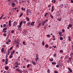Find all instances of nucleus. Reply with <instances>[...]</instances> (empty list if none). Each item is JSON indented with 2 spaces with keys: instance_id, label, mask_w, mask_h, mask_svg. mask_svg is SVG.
<instances>
[{
  "instance_id": "nucleus-1",
  "label": "nucleus",
  "mask_w": 73,
  "mask_h": 73,
  "mask_svg": "<svg viewBox=\"0 0 73 73\" xmlns=\"http://www.w3.org/2000/svg\"><path fill=\"white\" fill-rule=\"evenodd\" d=\"M7 28H4L3 29V31H2L3 32V33H7V31H6V30H7Z\"/></svg>"
},
{
  "instance_id": "nucleus-2",
  "label": "nucleus",
  "mask_w": 73,
  "mask_h": 73,
  "mask_svg": "<svg viewBox=\"0 0 73 73\" xmlns=\"http://www.w3.org/2000/svg\"><path fill=\"white\" fill-rule=\"evenodd\" d=\"M35 22H32L31 23L30 25L32 26V27H33V26H34V25H35Z\"/></svg>"
},
{
  "instance_id": "nucleus-3",
  "label": "nucleus",
  "mask_w": 73,
  "mask_h": 73,
  "mask_svg": "<svg viewBox=\"0 0 73 73\" xmlns=\"http://www.w3.org/2000/svg\"><path fill=\"white\" fill-rule=\"evenodd\" d=\"M9 26L10 27H11L12 26V25H11V21H9Z\"/></svg>"
},
{
  "instance_id": "nucleus-4",
  "label": "nucleus",
  "mask_w": 73,
  "mask_h": 73,
  "mask_svg": "<svg viewBox=\"0 0 73 73\" xmlns=\"http://www.w3.org/2000/svg\"><path fill=\"white\" fill-rule=\"evenodd\" d=\"M27 25V26H28L29 27H30V25H31V22H29L27 23L26 24Z\"/></svg>"
},
{
  "instance_id": "nucleus-5",
  "label": "nucleus",
  "mask_w": 73,
  "mask_h": 73,
  "mask_svg": "<svg viewBox=\"0 0 73 73\" xmlns=\"http://www.w3.org/2000/svg\"><path fill=\"white\" fill-rule=\"evenodd\" d=\"M42 26H44L45 25V24H46V22L45 21H43L42 22Z\"/></svg>"
},
{
  "instance_id": "nucleus-6",
  "label": "nucleus",
  "mask_w": 73,
  "mask_h": 73,
  "mask_svg": "<svg viewBox=\"0 0 73 73\" xmlns=\"http://www.w3.org/2000/svg\"><path fill=\"white\" fill-rule=\"evenodd\" d=\"M36 58L35 59V60L36 61H37L39 59L38 58V56H36Z\"/></svg>"
},
{
  "instance_id": "nucleus-7",
  "label": "nucleus",
  "mask_w": 73,
  "mask_h": 73,
  "mask_svg": "<svg viewBox=\"0 0 73 73\" xmlns=\"http://www.w3.org/2000/svg\"><path fill=\"white\" fill-rule=\"evenodd\" d=\"M18 41V40H15V44H19V42Z\"/></svg>"
},
{
  "instance_id": "nucleus-8",
  "label": "nucleus",
  "mask_w": 73,
  "mask_h": 73,
  "mask_svg": "<svg viewBox=\"0 0 73 73\" xmlns=\"http://www.w3.org/2000/svg\"><path fill=\"white\" fill-rule=\"evenodd\" d=\"M15 5H16V4L14 3H13L11 4V6H12V7H13Z\"/></svg>"
},
{
  "instance_id": "nucleus-9",
  "label": "nucleus",
  "mask_w": 73,
  "mask_h": 73,
  "mask_svg": "<svg viewBox=\"0 0 73 73\" xmlns=\"http://www.w3.org/2000/svg\"><path fill=\"white\" fill-rule=\"evenodd\" d=\"M62 32H59L58 33V34L59 35V36H62L63 35L62 34Z\"/></svg>"
},
{
  "instance_id": "nucleus-10",
  "label": "nucleus",
  "mask_w": 73,
  "mask_h": 73,
  "mask_svg": "<svg viewBox=\"0 0 73 73\" xmlns=\"http://www.w3.org/2000/svg\"><path fill=\"white\" fill-rule=\"evenodd\" d=\"M5 69H6V70H8L9 69V67H8V66H5Z\"/></svg>"
},
{
  "instance_id": "nucleus-11",
  "label": "nucleus",
  "mask_w": 73,
  "mask_h": 73,
  "mask_svg": "<svg viewBox=\"0 0 73 73\" xmlns=\"http://www.w3.org/2000/svg\"><path fill=\"white\" fill-rule=\"evenodd\" d=\"M41 23H39L37 26V28H40V27L41 26Z\"/></svg>"
},
{
  "instance_id": "nucleus-12",
  "label": "nucleus",
  "mask_w": 73,
  "mask_h": 73,
  "mask_svg": "<svg viewBox=\"0 0 73 73\" xmlns=\"http://www.w3.org/2000/svg\"><path fill=\"white\" fill-rule=\"evenodd\" d=\"M53 11H54V7L53 6H52V7L51 12H53Z\"/></svg>"
},
{
  "instance_id": "nucleus-13",
  "label": "nucleus",
  "mask_w": 73,
  "mask_h": 73,
  "mask_svg": "<svg viewBox=\"0 0 73 73\" xmlns=\"http://www.w3.org/2000/svg\"><path fill=\"white\" fill-rule=\"evenodd\" d=\"M26 19L27 21H29V18L27 17H26Z\"/></svg>"
},
{
  "instance_id": "nucleus-14",
  "label": "nucleus",
  "mask_w": 73,
  "mask_h": 73,
  "mask_svg": "<svg viewBox=\"0 0 73 73\" xmlns=\"http://www.w3.org/2000/svg\"><path fill=\"white\" fill-rule=\"evenodd\" d=\"M4 48H3L1 50V52L2 53H3V52H4Z\"/></svg>"
},
{
  "instance_id": "nucleus-15",
  "label": "nucleus",
  "mask_w": 73,
  "mask_h": 73,
  "mask_svg": "<svg viewBox=\"0 0 73 73\" xmlns=\"http://www.w3.org/2000/svg\"><path fill=\"white\" fill-rule=\"evenodd\" d=\"M13 57V55L11 54V55H10V56H9V57L10 58H12Z\"/></svg>"
},
{
  "instance_id": "nucleus-16",
  "label": "nucleus",
  "mask_w": 73,
  "mask_h": 73,
  "mask_svg": "<svg viewBox=\"0 0 73 73\" xmlns=\"http://www.w3.org/2000/svg\"><path fill=\"white\" fill-rule=\"evenodd\" d=\"M68 69L70 72H72V69H70V68H68Z\"/></svg>"
},
{
  "instance_id": "nucleus-17",
  "label": "nucleus",
  "mask_w": 73,
  "mask_h": 73,
  "mask_svg": "<svg viewBox=\"0 0 73 73\" xmlns=\"http://www.w3.org/2000/svg\"><path fill=\"white\" fill-rule=\"evenodd\" d=\"M18 28H21V25H18L17 26Z\"/></svg>"
},
{
  "instance_id": "nucleus-18",
  "label": "nucleus",
  "mask_w": 73,
  "mask_h": 73,
  "mask_svg": "<svg viewBox=\"0 0 73 73\" xmlns=\"http://www.w3.org/2000/svg\"><path fill=\"white\" fill-rule=\"evenodd\" d=\"M14 53H15V50H13L12 52H11V54L13 55L14 54Z\"/></svg>"
},
{
  "instance_id": "nucleus-19",
  "label": "nucleus",
  "mask_w": 73,
  "mask_h": 73,
  "mask_svg": "<svg viewBox=\"0 0 73 73\" xmlns=\"http://www.w3.org/2000/svg\"><path fill=\"white\" fill-rule=\"evenodd\" d=\"M16 70H17V72H21V70H19V69L18 68H17L16 69Z\"/></svg>"
},
{
  "instance_id": "nucleus-20",
  "label": "nucleus",
  "mask_w": 73,
  "mask_h": 73,
  "mask_svg": "<svg viewBox=\"0 0 73 73\" xmlns=\"http://www.w3.org/2000/svg\"><path fill=\"white\" fill-rule=\"evenodd\" d=\"M21 10L22 11H25V8H24L22 7L21 8Z\"/></svg>"
},
{
  "instance_id": "nucleus-21",
  "label": "nucleus",
  "mask_w": 73,
  "mask_h": 73,
  "mask_svg": "<svg viewBox=\"0 0 73 73\" xmlns=\"http://www.w3.org/2000/svg\"><path fill=\"white\" fill-rule=\"evenodd\" d=\"M49 60H50L51 61H53V58H51V59L49 58Z\"/></svg>"
},
{
  "instance_id": "nucleus-22",
  "label": "nucleus",
  "mask_w": 73,
  "mask_h": 73,
  "mask_svg": "<svg viewBox=\"0 0 73 73\" xmlns=\"http://www.w3.org/2000/svg\"><path fill=\"white\" fill-rule=\"evenodd\" d=\"M68 27L70 28H71L72 27V25L71 24H70L68 25Z\"/></svg>"
},
{
  "instance_id": "nucleus-23",
  "label": "nucleus",
  "mask_w": 73,
  "mask_h": 73,
  "mask_svg": "<svg viewBox=\"0 0 73 73\" xmlns=\"http://www.w3.org/2000/svg\"><path fill=\"white\" fill-rule=\"evenodd\" d=\"M52 65H56V63L53 62H52Z\"/></svg>"
},
{
  "instance_id": "nucleus-24",
  "label": "nucleus",
  "mask_w": 73,
  "mask_h": 73,
  "mask_svg": "<svg viewBox=\"0 0 73 73\" xmlns=\"http://www.w3.org/2000/svg\"><path fill=\"white\" fill-rule=\"evenodd\" d=\"M23 21H21L19 23V25H22V24H23Z\"/></svg>"
},
{
  "instance_id": "nucleus-25",
  "label": "nucleus",
  "mask_w": 73,
  "mask_h": 73,
  "mask_svg": "<svg viewBox=\"0 0 73 73\" xmlns=\"http://www.w3.org/2000/svg\"><path fill=\"white\" fill-rule=\"evenodd\" d=\"M48 46H49L48 45V44H46L45 46V47L47 48H48Z\"/></svg>"
},
{
  "instance_id": "nucleus-26",
  "label": "nucleus",
  "mask_w": 73,
  "mask_h": 73,
  "mask_svg": "<svg viewBox=\"0 0 73 73\" xmlns=\"http://www.w3.org/2000/svg\"><path fill=\"white\" fill-rule=\"evenodd\" d=\"M8 55H9V54H10V51H9V50H8Z\"/></svg>"
},
{
  "instance_id": "nucleus-27",
  "label": "nucleus",
  "mask_w": 73,
  "mask_h": 73,
  "mask_svg": "<svg viewBox=\"0 0 73 73\" xmlns=\"http://www.w3.org/2000/svg\"><path fill=\"white\" fill-rule=\"evenodd\" d=\"M15 32V31L13 30H12V31H11V33H14Z\"/></svg>"
},
{
  "instance_id": "nucleus-28",
  "label": "nucleus",
  "mask_w": 73,
  "mask_h": 73,
  "mask_svg": "<svg viewBox=\"0 0 73 73\" xmlns=\"http://www.w3.org/2000/svg\"><path fill=\"white\" fill-rule=\"evenodd\" d=\"M60 40H63V38H62V37H60Z\"/></svg>"
},
{
  "instance_id": "nucleus-29",
  "label": "nucleus",
  "mask_w": 73,
  "mask_h": 73,
  "mask_svg": "<svg viewBox=\"0 0 73 73\" xmlns=\"http://www.w3.org/2000/svg\"><path fill=\"white\" fill-rule=\"evenodd\" d=\"M18 30H19V31H21V30H22V28H18Z\"/></svg>"
},
{
  "instance_id": "nucleus-30",
  "label": "nucleus",
  "mask_w": 73,
  "mask_h": 73,
  "mask_svg": "<svg viewBox=\"0 0 73 73\" xmlns=\"http://www.w3.org/2000/svg\"><path fill=\"white\" fill-rule=\"evenodd\" d=\"M23 13H21L19 16V17H21V16H23Z\"/></svg>"
},
{
  "instance_id": "nucleus-31",
  "label": "nucleus",
  "mask_w": 73,
  "mask_h": 73,
  "mask_svg": "<svg viewBox=\"0 0 73 73\" xmlns=\"http://www.w3.org/2000/svg\"><path fill=\"white\" fill-rule=\"evenodd\" d=\"M13 49V46H11L10 48V50H11Z\"/></svg>"
},
{
  "instance_id": "nucleus-32",
  "label": "nucleus",
  "mask_w": 73,
  "mask_h": 73,
  "mask_svg": "<svg viewBox=\"0 0 73 73\" xmlns=\"http://www.w3.org/2000/svg\"><path fill=\"white\" fill-rule=\"evenodd\" d=\"M50 16L51 18H52V19H53V15H50Z\"/></svg>"
},
{
  "instance_id": "nucleus-33",
  "label": "nucleus",
  "mask_w": 73,
  "mask_h": 73,
  "mask_svg": "<svg viewBox=\"0 0 73 73\" xmlns=\"http://www.w3.org/2000/svg\"><path fill=\"white\" fill-rule=\"evenodd\" d=\"M3 35L4 36H7V34L5 33L3 34Z\"/></svg>"
},
{
  "instance_id": "nucleus-34",
  "label": "nucleus",
  "mask_w": 73,
  "mask_h": 73,
  "mask_svg": "<svg viewBox=\"0 0 73 73\" xmlns=\"http://www.w3.org/2000/svg\"><path fill=\"white\" fill-rule=\"evenodd\" d=\"M33 65H36V62H34L33 63Z\"/></svg>"
},
{
  "instance_id": "nucleus-35",
  "label": "nucleus",
  "mask_w": 73,
  "mask_h": 73,
  "mask_svg": "<svg viewBox=\"0 0 73 73\" xmlns=\"http://www.w3.org/2000/svg\"><path fill=\"white\" fill-rule=\"evenodd\" d=\"M5 27H6V25H5V24H3V28H5Z\"/></svg>"
},
{
  "instance_id": "nucleus-36",
  "label": "nucleus",
  "mask_w": 73,
  "mask_h": 73,
  "mask_svg": "<svg viewBox=\"0 0 73 73\" xmlns=\"http://www.w3.org/2000/svg\"><path fill=\"white\" fill-rule=\"evenodd\" d=\"M59 65H60V66H61V65H62V63L61 62H60L59 63Z\"/></svg>"
},
{
  "instance_id": "nucleus-37",
  "label": "nucleus",
  "mask_w": 73,
  "mask_h": 73,
  "mask_svg": "<svg viewBox=\"0 0 73 73\" xmlns=\"http://www.w3.org/2000/svg\"><path fill=\"white\" fill-rule=\"evenodd\" d=\"M58 21H61V19H59V18H58Z\"/></svg>"
},
{
  "instance_id": "nucleus-38",
  "label": "nucleus",
  "mask_w": 73,
  "mask_h": 73,
  "mask_svg": "<svg viewBox=\"0 0 73 73\" xmlns=\"http://www.w3.org/2000/svg\"><path fill=\"white\" fill-rule=\"evenodd\" d=\"M46 26H45V25L44 29H45V30H46Z\"/></svg>"
},
{
  "instance_id": "nucleus-39",
  "label": "nucleus",
  "mask_w": 73,
  "mask_h": 73,
  "mask_svg": "<svg viewBox=\"0 0 73 73\" xmlns=\"http://www.w3.org/2000/svg\"><path fill=\"white\" fill-rule=\"evenodd\" d=\"M30 12H31V11H27L26 12V13H30Z\"/></svg>"
},
{
  "instance_id": "nucleus-40",
  "label": "nucleus",
  "mask_w": 73,
  "mask_h": 73,
  "mask_svg": "<svg viewBox=\"0 0 73 73\" xmlns=\"http://www.w3.org/2000/svg\"><path fill=\"white\" fill-rule=\"evenodd\" d=\"M47 72L48 73H50V70L49 69H48L47 70Z\"/></svg>"
},
{
  "instance_id": "nucleus-41",
  "label": "nucleus",
  "mask_w": 73,
  "mask_h": 73,
  "mask_svg": "<svg viewBox=\"0 0 73 73\" xmlns=\"http://www.w3.org/2000/svg\"><path fill=\"white\" fill-rule=\"evenodd\" d=\"M42 44L43 45H44V40H43L42 41Z\"/></svg>"
},
{
  "instance_id": "nucleus-42",
  "label": "nucleus",
  "mask_w": 73,
  "mask_h": 73,
  "mask_svg": "<svg viewBox=\"0 0 73 73\" xmlns=\"http://www.w3.org/2000/svg\"><path fill=\"white\" fill-rule=\"evenodd\" d=\"M60 53H62L63 52V50H60Z\"/></svg>"
},
{
  "instance_id": "nucleus-43",
  "label": "nucleus",
  "mask_w": 73,
  "mask_h": 73,
  "mask_svg": "<svg viewBox=\"0 0 73 73\" xmlns=\"http://www.w3.org/2000/svg\"><path fill=\"white\" fill-rule=\"evenodd\" d=\"M14 1H16V3H17V4H18V1H17V0H14Z\"/></svg>"
},
{
  "instance_id": "nucleus-44",
  "label": "nucleus",
  "mask_w": 73,
  "mask_h": 73,
  "mask_svg": "<svg viewBox=\"0 0 73 73\" xmlns=\"http://www.w3.org/2000/svg\"><path fill=\"white\" fill-rule=\"evenodd\" d=\"M8 61V59L7 58H6L5 61Z\"/></svg>"
},
{
  "instance_id": "nucleus-45",
  "label": "nucleus",
  "mask_w": 73,
  "mask_h": 73,
  "mask_svg": "<svg viewBox=\"0 0 73 73\" xmlns=\"http://www.w3.org/2000/svg\"><path fill=\"white\" fill-rule=\"evenodd\" d=\"M48 20L47 19H46L45 20V21H45L46 23V22H48Z\"/></svg>"
},
{
  "instance_id": "nucleus-46",
  "label": "nucleus",
  "mask_w": 73,
  "mask_h": 73,
  "mask_svg": "<svg viewBox=\"0 0 73 73\" xmlns=\"http://www.w3.org/2000/svg\"><path fill=\"white\" fill-rule=\"evenodd\" d=\"M54 57H56V54L55 53L54 55Z\"/></svg>"
},
{
  "instance_id": "nucleus-47",
  "label": "nucleus",
  "mask_w": 73,
  "mask_h": 73,
  "mask_svg": "<svg viewBox=\"0 0 73 73\" xmlns=\"http://www.w3.org/2000/svg\"><path fill=\"white\" fill-rule=\"evenodd\" d=\"M51 6V5H49L48 6V8H50Z\"/></svg>"
},
{
  "instance_id": "nucleus-48",
  "label": "nucleus",
  "mask_w": 73,
  "mask_h": 73,
  "mask_svg": "<svg viewBox=\"0 0 73 73\" xmlns=\"http://www.w3.org/2000/svg\"><path fill=\"white\" fill-rule=\"evenodd\" d=\"M8 42H11V40L9 39V40L8 41Z\"/></svg>"
},
{
  "instance_id": "nucleus-49",
  "label": "nucleus",
  "mask_w": 73,
  "mask_h": 73,
  "mask_svg": "<svg viewBox=\"0 0 73 73\" xmlns=\"http://www.w3.org/2000/svg\"><path fill=\"white\" fill-rule=\"evenodd\" d=\"M30 66V64H28V65H27V68H28Z\"/></svg>"
},
{
  "instance_id": "nucleus-50",
  "label": "nucleus",
  "mask_w": 73,
  "mask_h": 73,
  "mask_svg": "<svg viewBox=\"0 0 73 73\" xmlns=\"http://www.w3.org/2000/svg\"><path fill=\"white\" fill-rule=\"evenodd\" d=\"M23 23L24 24H25L26 23V21H24L23 22Z\"/></svg>"
},
{
  "instance_id": "nucleus-51",
  "label": "nucleus",
  "mask_w": 73,
  "mask_h": 73,
  "mask_svg": "<svg viewBox=\"0 0 73 73\" xmlns=\"http://www.w3.org/2000/svg\"><path fill=\"white\" fill-rule=\"evenodd\" d=\"M47 37H50V35H47Z\"/></svg>"
},
{
  "instance_id": "nucleus-52",
  "label": "nucleus",
  "mask_w": 73,
  "mask_h": 73,
  "mask_svg": "<svg viewBox=\"0 0 73 73\" xmlns=\"http://www.w3.org/2000/svg\"><path fill=\"white\" fill-rule=\"evenodd\" d=\"M23 45H25V42L24 41L23 42Z\"/></svg>"
},
{
  "instance_id": "nucleus-53",
  "label": "nucleus",
  "mask_w": 73,
  "mask_h": 73,
  "mask_svg": "<svg viewBox=\"0 0 73 73\" xmlns=\"http://www.w3.org/2000/svg\"><path fill=\"white\" fill-rule=\"evenodd\" d=\"M4 16V14H2V15L1 16V17L3 18V17Z\"/></svg>"
},
{
  "instance_id": "nucleus-54",
  "label": "nucleus",
  "mask_w": 73,
  "mask_h": 73,
  "mask_svg": "<svg viewBox=\"0 0 73 73\" xmlns=\"http://www.w3.org/2000/svg\"><path fill=\"white\" fill-rule=\"evenodd\" d=\"M62 32H65V30L64 29H62Z\"/></svg>"
},
{
  "instance_id": "nucleus-55",
  "label": "nucleus",
  "mask_w": 73,
  "mask_h": 73,
  "mask_svg": "<svg viewBox=\"0 0 73 73\" xmlns=\"http://www.w3.org/2000/svg\"><path fill=\"white\" fill-rule=\"evenodd\" d=\"M15 64H17V65H19V63H17V62H16Z\"/></svg>"
},
{
  "instance_id": "nucleus-56",
  "label": "nucleus",
  "mask_w": 73,
  "mask_h": 73,
  "mask_svg": "<svg viewBox=\"0 0 73 73\" xmlns=\"http://www.w3.org/2000/svg\"><path fill=\"white\" fill-rule=\"evenodd\" d=\"M68 40L69 41H71V38H69L68 39Z\"/></svg>"
},
{
  "instance_id": "nucleus-57",
  "label": "nucleus",
  "mask_w": 73,
  "mask_h": 73,
  "mask_svg": "<svg viewBox=\"0 0 73 73\" xmlns=\"http://www.w3.org/2000/svg\"><path fill=\"white\" fill-rule=\"evenodd\" d=\"M6 62V65H7L8 64V62L5 61Z\"/></svg>"
},
{
  "instance_id": "nucleus-58",
  "label": "nucleus",
  "mask_w": 73,
  "mask_h": 73,
  "mask_svg": "<svg viewBox=\"0 0 73 73\" xmlns=\"http://www.w3.org/2000/svg\"><path fill=\"white\" fill-rule=\"evenodd\" d=\"M55 73H58V72H57V71L56 70H55L54 72Z\"/></svg>"
},
{
  "instance_id": "nucleus-59",
  "label": "nucleus",
  "mask_w": 73,
  "mask_h": 73,
  "mask_svg": "<svg viewBox=\"0 0 73 73\" xmlns=\"http://www.w3.org/2000/svg\"><path fill=\"white\" fill-rule=\"evenodd\" d=\"M5 61V59H3L2 60V62H4Z\"/></svg>"
},
{
  "instance_id": "nucleus-60",
  "label": "nucleus",
  "mask_w": 73,
  "mask_h": 73,
  "mask_svg": "<svg viewBox=\"0 0 73 73\" xmlns=\"http://www.w3.org/2000/svg\"><path fill=\"white\" fill-rule=\"evenodd\" d=\"M6 58H8V54H7L6 56Z\"/></svg>"
},
{
  "instance_id": "nucleus-61",
  "label": "nucleus",
  "mask_w": 73,
  "mask_h": 73,
  "mask_svg": "<svg viewBox=\"0 0 73 73\" xmlns=\"http://www.w3.org/2000/svg\"><path fill=\"white\" fill-rule=\"evenodd\" d=\"M59 14H58L57 15V14H56V16H57L58 17V16H59Z\"/></svg>"
},
{
  "instance_id": "nucleus-62",
  "label": "nucleus",
  "mask_w": 73,
  "mask_h": 73,
  "mask_svg": "<svg viewBox=\"0 0 73 73\" xmlns=\"http://www.w3.org/2000/svg\"><path fill=\"white\" fill-rule=\"evenodd\" d=\"M71 55L72 56H73V53H71Z\"/></svg>"
},
{
  "instance_id": "nucleus-63",
  "label": "nucleus",
  "mask_w": 73,
  "mask_h": 73,
  "mask_svg": "<svg viewBox=\"0 0 73 73\" xmlns=\"http://www.w3.org/2000/svg\"><path fill=\"white\" fill-rule=\"evenodd\" d=\"M19 44H17V45H16L17 47H19Z\"/></svg>"
},
{
  "instance_id": "nucleus-64",
  "label": "nucleus",
  "mask_w": 73,
  "mask_h": 73,
  "mask_svg": "<svg viewBox=\"0 0 73 73\" xmlns=\"http://www.w3.org/2000/svg\"><path fill=\"white\" fill-rule=\"evenodd\" d=\"M59 66L58 65H56V67L57 68H58Z\"/></svg>"
}]
</instances>
